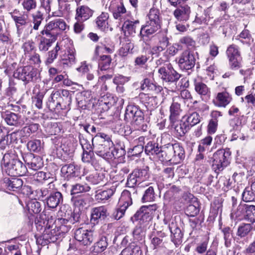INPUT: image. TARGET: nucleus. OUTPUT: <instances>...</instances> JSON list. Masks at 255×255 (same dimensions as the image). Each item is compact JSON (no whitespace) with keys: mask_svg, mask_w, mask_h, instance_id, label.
<instances>
[{"mask_svg":"<svg viewBox=\"0 0 255 255\" xmlns=\"http://www.w3.org/2000/svg\"><path fill=\"white\" fill-rule=\"evenodd\" d=\"M242 199L246 202H250L255 200V181L251 186L246 187L242 193Z\"/></svg>","mask_w":255,"mask_h":255,"instance_id":"33","label":"nucleus"},{"mask_svg":"<svg viewBox=\"0 0 255 255\" xmlns=\"http://www.w3.org/2000/svg\"><path fill=\"white\" fill-rule=\"evenodd\" d=\"M241 215L245 220L252 224L255 223V206L246 204L240 205L238 207L237 216Z\"/></svg>","mask_w":255,"mask_h":255,"instance_id":"11","label":"nucleus"},{"mask_svg":"<svg viewBox=\"0 0 255 255\" xmlns=\"http://www.w3.org/2000/svg\"><path fill=\"white\" fill-rule=\"evenodd\" d=\"M169 229L172 235V241L175 244H180L183 238V234L180 229L177 227L173 222H172L169 224Z\"/></svg>","mask_w":255,"mask_h":255,"instance_id":"31","label":"nucleus"},{"mask_svg":"<svg viewBox=\"0 0 255 255\" xmlns=\"http://www.w3.org/2000/svg\"><path fill=\"white\" fill-rule=\"evenodd\" d=\"M86 180L93 185L104 184L106 182L105 174L103 172H95L86 177Z\"/></svg>","mask_w":255,"mask_h":255,"instance_id":"32","label":"nucleus"},{"mask_svg":"<svg viewBox=\"0 0 255 255\" xmlns=\"http://www.w3.org/2000/svg\"><path fill=\"white\" fill-rule=\"evenodd\" d=\"M158 207L156 204L148 206H142L135 214V217L142 220H150L153 213L157 210Z\"/></svg>","mask_w":255,"mask_h":255,"instance_id":"14","label":"nucleus"},{"mask_svg":"<svg viewBox=\"0 0 255 255\" xmlns=\"http://www.w3.org/2000/svg\"><path fill=\"white\" fill-rule=\"evenodd\" d=\"M113 142L104 140H99L98 142L96 144L93 143L94 152L97 155L104 158L108 156L111 157V148L113 147Z\"/></svg>","mask_w":255,"mask_h":255,"instance_id":"12","label":"nucleus"},{"mask_svg":"<svg viewBox=\"0 0 255 255\" xmlns=\"http://www.w3.org/2000/svg\"><path fill=\"white\" fill-rule=\"evenodd\" d=\"M1 165L4 167L6 172L11 176H23L27 172L26 167L21 161L8 153L4 154Z\"/></svg>","mask_w":255,"mask_h":255,"instance_id":"1","label":"nucleus"},{"mask_svg":"<svg viewBox=\"0 0 255 255\" xmlns=\"http://www.w3.org/2000/svg\"><path fill=\"white\" fill-rule=\"evenodd\" d=\"M89 97L90 93L88 91H84L78 94L76 98L78 105L81 107L86 106V104L89 101L88 98Z\"/></svg>","mask_w":255,"mask_h":255,"instance_id":"61","label":"nucleus"},{"mask_svg":"<svg viewBox=\"0 0 255 255\" xmlns=\"http://www.w3.org/2000/svg\"><path fill=\"white\" fill-rule=\"evenodd\" d=\"M50 38L41 36L40 39V42L39 44V49L40 51H46L51 46L56 38L54 39L53 36H50L48 37Z\"/></svg>","mask_w":255,"mask_h":255,"instance_id":"45","label":"nucleus"},{"mask_svg":"<svg viewBox=\"0 0 255 255\" xmlns=\"http://www.w3.org/2000/svg\"><path fill=\"white\" fill-rule=\"evenodd\" d=\"M34 92L36 93V89H34ZM45 92L44 91H38L33 99V103L35 106L39 109L42 108V100L44 96Z\"/></svg>","mask_w":255,"mask_h":255,"instance_id":"60","label":"nucleus"},{"mask_svg":"<svg viewBox=\"0 0 255 255\" xmlns=\"http://www.w3.org/2000/svg\"><path fill=\"white\" fill-rule=\"evenodd\" d=\"M114 19L123 22L128 19L131 15L129 11L127 10L122 1L112 0L109 7Z\"/></svg>","mask_w":255,"mask_h":255,"instance_id":"7","label":"nucleus"},{"mask_svg":"<svg viewBox=\"0 0 255 255\" xmlns=\"http://www.w3.org/2000/svg\"><path fill=\"white\" fill-rule=\"evenodd\" d=\"M115 51V44L110 38H106L101 43V45L97 46L95 53L99 55V53H112Z\"/></svg>","mask_w":255,"mask_h":255,"instance_id":"25","label":"nucleus"},{"mask_svg":"<svg viewBox=\"0 0 255 255\" xmlns=\"http://www.w3.org/2000/svg\"><path fill=\"white\" fill-rule=\"evenodd\" d=\"M186 197H188L189 199H191L194 203V204H189L185 210L186 214L188 216L194 217L199 212L198 204L196 202L197 199L191 194H186L184 196V198L185 200H187Z\"/></svg>","mask_w":255,"mask_h":255,"instance_id":"29","label":"nucleus"},{"mask_svg":"<svg viewBox=\"0 0 255 255\" xmlns=\"http://www.w3.org/2000/svg\"><path fill=\"white\" fill-rule=\"evenodd\" d=\"M116 190V187L113 185L110 188L101 191H97L96 198L101 201L107 200L114 194Z\"/></svg>","mask_w":255,"mask_h":255,"instance_id":"43","label":"nucleus"},{"mask_svg":"<svg viewBox=\"0 0 255 255\" xmlns=\"http://www.w3.org/2000/svg\"><path fill=\"white\" fill-rule=\"evenodd\" d=\"M148 20L146 24L140 28L139 36L140 40L145 35H149L156 32L160 28L159 10L155 8H151L148 14Z\"/></svg>","mask_w":255,"mask_h":255,"instance_id":"2","label":"nucleus"},{"mask_svg":"<svg viewBox=\"0 0 255 255\" xmlns=\"http://www.w3.org/2000/svg\"><path fill=\"white\" fill-rule=\"evenodd\" d=\"M190 12V7L184 5L175 10L174 15L179 20L187 21L189 18Z\"/></svg>","mask_w":255,"mask_h":255,"instance_id":"30","label":"nucleus"},{"mask_svg":"<svg viewBox=\"0 0 255 255\" xmlns=\"http://www.w3.org/2000/svg\"><path fill=\"white\" fill-rule=\"evenodd\" d=\"M136 191H133L132 194L129 191L125 190L123 191L120 199V202L123 203L122 206H126L127 208L132 204V198L136 196Z\"/></svg>","mask_w":255,"mask_h":255,"instance_id":"36","label":"nucleus"},{"mask_svg":"<svg viewBox=\"0 0 255 255\" xmlns=\"http://www.w3.org/2000/svg\"><path fill=\"white\" fill-rule=\"evenodd\" d=\"M195 91L200 96H206L210 93V89L202 82L194 81Z\"/></svg>","mask_w":255,"mask_h":255,"instance_id":"51","label":"nucleus"},{"mask_svg":"<svg viewBox=\"0 0 255 255\" xmlns=\"http://www.w3.org/2000/svg\"><path fill=\"white\" fill-rule=\"evenodd\" d=\"M79 141L83 151L92 150L94 149L90 141L85 138L83 136H79Z\"/></svg>","mask_w":255,"mask_h":255,"instance_id":"63","label":"nucleus"},{"mask_svg":"<svg viewBox=\"0 0 255 255\" xmlns=\"http://www.w3.org/2000/svg\"><path fill=\"white\" fill-rule=\"evenodd\" d=\"M175 133L177 137L183 136L190 129L184 119L182 118L180 121L174 125Z\"/></svg>","mask_w":255,"mask_h":255,"instance_id":"39","label":"nucleus"},{"mask_svg":"<svg viewBox=\"0 0 255 255\" xmlns=\"http://www.w3.org/2000/svg\"><path fill=\"white\" fill-rule=\"evenodd\" d=\"M231 154L229 148L220 149L214 153L212 167L215 172L218 173L229 164Z\"/></svg>","mask_w":255,"mask_h":255,"instance_id":"5","label":"nucleus"},{"mask_svg":"<svg viewBox=\"0 0 255 255\" xmlns=\"http://www.w3.org/2000/svg\"><path fill=\"white\" fill-rule=\"evenodd\" d=\"M141 89L142 90L146 89L147 90L154 91L155 92L158 93L161 91L162 88L160 86L151 83L149 79H145L141 83Z\"/></svg>","mask_w":255,"mask_h":255,"instance_id":"49","label":"nucleus"},{"mask_svg":"<svg viewBox=\"0 0 255 255\" xmlns=\"http://www.w3.org/2000/svg\"><path fill=\"white\" fill-rule=\"evenodd\" d=\"M113 155L115 158H118L126 154L124 146H120V147H115L113 149H111L110 154Z\"/></svg>","mask_w":255,"mask_h":255,"instance_id":"62","label":"nucleus"},{"mask_svg":"<svg viewBox=\"0 0 255 255\" xmlns=\"http://www.w3.org/2000/svg\"><path fill=\"white\" fill-rule=\"evenodd\" d=\"M106 208L100 206L92 209L91 213V222L93 224H98L100 221L104 220L107 216Z\"/></svg>","mask_w":255,"mask_h":255,"instance_id":"17","label":"nucleus"},{"mask_svg":"<svg viewBox=\"0 0 255 255\" xmlns=\"http://www.w3.org/2000/svg\"><path fill=\"white\" fill-rule=\"evenodd\" d=\"M195 64V58L193 54L190 53L188 51L184 52L181 56L179 64Z\"/></svg>","mask_w":255,"mask_h":255,"instance_id":"57","label":"nucleus"},{"mask_svg":"<svg viewBox=\"0 0 255 255\" xmlns=\"http://www.w3.org/2000/svg\"><path fill=\"white\" fill-rule=\"evenodd\" d=\"M180 102V98L179 97H174L172 98V103L170 107L169 119L173 124L178 119L182 112Z\"/></svg>","mask_w":255,"mask_h":255,"instance_id":"15","label":"nucleus"},{"mask_svg":"<svg viewBox=\"0 0 255 255\" xmlns=\"http://www.w3.org/2000/svg\"><path fill=\"white\" fill-rule=\"evenodd\" d=\"M28 211L30 214H38L41 210L40 202L34 200L30 201L27 204Z\"/></svg>","mask_w":255,"mask_h":255,"instance_id":"54","label":"nucleus"},{"mask_svg":"<svg viewBox=\"0 0 255 255\" xmlns=\"http://www.w3.org/2000/svg\"><path fill=\"white\" fill-rule=\"evenodd\" d=\"M59 92L58 91H53L49 96L47 105L51 111H58L59 104Z\"/></svg>","mask_w":255,"mask_h":255,"instance_id":"35","label":"nucleus"},{"mask_svg":"<svg viewBox=\"0 0 255 255\" xmlns=\"http://www.w3.org/2000/svg\"><path fill=\"white\" fill-rule=\"evenodd\" d=\"M109 15L108 13L103 12L97 17L96 19V24L97 26L102 30H105L108 27V19Z\"/></svg>","mask_w":255,"mask_h":255,"instance_id":"47","label":"nucleus"},{"mask_svg":"<svg viewBox=\"0 0 255 255\" xmlns=\"http://www.w3.org/2000/svg\"><path fill=\"white\" fill-rule=\"evenodd\" d=\"M253 229V224L242 223L238 227L237 235L244 238L249 235Z\"/></svg>","mask_w":255,"mask_h":255,"instance_id":"44","label":"nucleus"},{"mask_svg":"<svg viewBox=\"0 0 255 255\" xmlns=\"http://www.w3.org/2000/svg\"><path fill=\"white\" fill-rule=\"evenodd\" d=\"M166 235L161 231H157L154 233L150 236L151 245L153 250L157 249L162 246L163 244L162 238L165 237Z\"/></svg>","mask_w":255,"mask_h":255,"instance_id":"38","label":"nucleus"},{"mask_svg":"<svg viewBox=\"0 0 255 255\" xmlns=\"http://www.w3.org/2000/svg\"><path fill=\"white\" fill-rule=\"evenodd\" d=\"M90 189V187L86 183H77L72 185L71 193L72 195H74L80 193L87 192L89 191Z\"/></svg>","mask_w":255,"mask_h":255,"instance_id":"53","label":"nucleus"},{"mask_svg":"<svg viewBox=\"0 0 255 255\" xmlns=\"http://www.w3.org/2000/svg\"><path fill=\"white\" fill-rule=\"evenodd\" d=\"M61 238V231L53 225V228H48L43 231V234L36 238L38 245L42 246L55 243Z\"/></svg>","mask_w":255,"mask_h":255,"instance_id":"8","label":"nucleus"},{"mask_svg":"<svg viewBox=\"0 0 255 255\" xmlns=\"http://www.w3.org/2000/svg\"><path fill=\"white\" fill-rule=\"evenodd\" d=\"M31 70V66L27 65L24 67H20L14 72L13 76L17 79L21 80L23 81L28 82L33 79V73L29 75H26V72Z\"/></svg>","mask_w":255,"mask_h":255,"instance_id":"21","label":"nucleus"},{"mask_svg":"<svg viewBox=\"0 0 255 255\" xmlns=\"http://www.w3.org/2000/svg\"><path fill=\"white\" fill-rule=\"evenodd\" d=\"M38 129V125L37 124H32L28 126L24 127L22 129V132L24 134V136H29V135L34 132Z\"/></svg>","mask_w":255,"mask_h":255,"instance_id":"64","label":"nucleus"},{"mask_svg":"<svg viewBox=\"0 0 255 255\" xmlns=\"http://www.w3.org/2000/svg\"><path fill=\"white\" fill-rule=\"evenodd\" d=\"M36 229L39 232L43 231L48 228H53L52 220H49L46 214L42 213L35 220Z\"/></svg>","mask_w":255,"mask_h":255,"instance_id":"18","label":"nucleus"},{"mask_svg":"<svg viewBox=\"0 0 255 255\" xmlns=\"http://www.w3.org/2000/svg\"><path fill=\"white\" fill-rule=\"evenodd\" d=\"M161 156L163 161L177 164L184 158L185 151L179 143L168 144L161 151Z\"/></svg>","mask_w":255,"mask_h":255,"instance_id":"3","label":"nucleus"},{"mask_svg":"<svg viewBox=\"0 0 255 255\" xmlns=\"http://www.w3.org/2000/svg\"><path fill=\"white\" fill-rule=\"evenodd\" d=\"M74 238L84 246L90 245L94 240L93 232L83 228H80L75 230Z\"/></svg>","mask_w":255,"mask_h":255,"instance_id":"10","label":"nucleus"},{"mask_svg":"<svg viewBox=\"0 0 255 255\" xmlns=\"http://www.w3.org/2000/svg\"><path fill=\"white\" fill-rule=\"evenodd\" d=\"M239 37L242 39L240 41L243 44H246L250 45L253 42L252 36L249 30L248 29H244L243 30V31L240 34Z\"/></svg>","mask_w":255,"mask_h":255,"instance_id":"58","label":"nucleus"},{"mask_svg":"<svg viewBox=\"0 0 255 255\" xmlns=\"http://www.w3.org/2000/svg\"><path fill=\"white\" fill-rule=\"evenodd\" d=\"M46 201L49 208H55L63 202V196L59 191H53L49 196L44 199Z\"/></svg>","mask_w":255,"mask_h":255,"instance_id":"24","label":"nucleus"},{"mask_svg":"<svg viewBox=\"0 0 255 255\" xmlns=\"http://www.w3.org/2000/svg\"><path fill=\"white\" fill-rule=\"evenodd\" d=\"M232 98L227 92H219L217 94L213 103L218 107L225 108L231 102Z\"/></svg>","mask_w":255,"mask_h":255,"instance_id":"22","label":"nucleus"},{"mask_svg":"<svg viewBox=\"0 0 255 255\" xmlns=\"http://www.w3.org/2000/svg\"><path fill=\"white\" fill-rule=\"evenodd\" d=\"M31 16V22L33 24V29L37 30L43 19V14L40 11H37L33 13Z\"/></svg>","mask_w":255,"mask_h":255,"instance_id":"56","label":"nucleus"},{"mask_svg":"<svg viewBox=\"0 0 255 255\" xmlns=\"http://www.w3.org/2000/svg\"><path fill=\"white\" fill-rule=\"evenodd\" d=\"M61 172L65 178L69 179L72 177L80 175V168L78 165L74 164H65L61 169Z\"/></svg>","mask_w":255,"mask_h":255,"instance_id":"20","label":"nucleus"},{"mask_svg":"<svg viewBox=\"0 0 255 255\" xmlns=\"http://www.w3.org/2000/svg\"><path fill=\"white\" fill-rule=\"evenodd\" d=\"M209 9L205 10L203 12L201 9L198 10L194 22L199 24H206L209 18Z\"/></svg>","mask_w":255,"mask_h":255,"instance_id":"52","label":"nucleus"},{"mask_svg":"<svg viewBox=\"0 0 255 255\" xmlns=\"http://www.w3.org/2000/svg\"><path fill=\"white\" fill-rule=\"evenodd\" d=\"M76 11L75 18L77 21H85L93 15V10L85 5L78 6Z\"/></svg>","mask_w":255,"mask_h":255,"instance_id":"26","label":"nucleus"},{"mask_svg":"<svg viewBox=\"0 0 255 255\" xmlns=\"http://www.w3.org/2000/svg\"><path fill=\"white\" fill-rule=\"evenodd\" d=\"M155 198L154 191L153 187H149L144 192L141 200L143 202H150L154 200Z\"/></svg>","mask_w":255,"mask_h":255,"instance_id":"59","label":"nucleus"},{"mask_svg":"<svg viewBox=\"0 0 255 255\" xmlns=\"http://www.w3.org/2000/svg\"><path fill=\"white\" fill-rule=\"evenodd\" d=\"M2 117L8 125L17 126L21 124L19 116L15 113L7 112L2 114Z\"/></svg>","mask_w":255,"mask_h":255,"instance_id":"37","label":"nucleus"},{"mask_svg":"<svg viewBox=\"0 0 255 255\" xmlns=\"http://www.w3.org/2000/svg\"><path fill=\"white\" fill-rule=\"evenodd\" d=\"M182 118L184 119V121H185L187 123V125L189 126L190 128L191 127L199 123L201 121L200 115L196 112L186 115Z\"/></svg>","mask_w":255,"mask_h":255,"instance_id":"42","label":"nucleus"},{"mask_svg":"<svg viewBox=\"0 0 255 255\" xmlns=\"http://www.w3.org/2000/svg\"><path fill=\"white\" fill-rule=\"evenodd\" d=\"M226 53L229 61L232 64H238L241 62L242 57L236 45L232 44L229 46Z\"/></svg>","mask_w":255,"mask_h":255,"instance_id":"27","label":"nucleus"},{"mask_svg":"<svg viewBox=\"0 0 255 255\" xmlns=\"http://www.w3.org/2000/svg\"><path fill=\"white\" fill-rule=\"evenodd\" d=\"M11 17L15 23L17 33L19 36L22 32L21 27L27 25L29 23L28 16L24 13L23 14L19 15L11 14Z\"/></svg>","mask_w":255,"mask_h":255,"instance_id":"28","label":"nucleus"},{"mask_svg":"<svg viewBox=\"0 0 255 255\" xmlns=\"http://www.w3.org/2000/svg\"><path fill=\"white\" fill-rule=\"evenodd\" d=\"M140 22L138 19L129 20L128 19L124 21L123 26L128 33L131 36L134 35L136 29L139 27Z\"/></svg>","mask_w":255,"mask_h":255,"instance_id":"34","label":"nucleus"},{"mask_svg":"<svg viewBox=\"0 0 255 255\" xmlns=\"http://www.w3.org/2000/svg\"><path fill=\"white\" fill-rule=\"evenodd\" d=\"M162 150H161L158 144L152 142H149L145 146V152L147 154H159V157H160L161 153Z\"/></svg>","mask_w":255,"mask_h":255,"instance_id":"48","label":"nucleus"},{"mask_svg":"<svg viewBox=\"0 0 255 255\" xmlns=\"http://www.w3.org/2000/svg\"><path fill=\"white\" fill-rule=\"evenodd\" d=\"M1 187L8 190L15 191L20 188L23 185L22 179L18 178L5 177L0 182Z\"/></svg>","mask_w":255,"mask_h":255,"instance_id":"16","label":"nucleus"},{"mask_svg":"<svg viewBox=\"0 0 255 255\" xmlns=\"http://www.w3.org/2000/svg\"><path fill=\"white\" fill-rule=\"evenodd\" d=\"M124 120L127 123L138 126L137 128L138 129L141 128L146 130L147 128V126L143 124V113L135 106L129 105L127 107L124 115Z\"/></svg>","mask_w":255,"mask_h":255,"instance_id":"4","label":"nucleus"},{"mask_svg":"<svg viewBox=\"0 0 255 255\" xmlns=\"http://www.w3.org/2000/svg\"><path fill=\"white\" fill-rule=\"evenodd\" d=\"M148 167L143 169H135L128 177L127 186L133 188L136 185H139L149 178Z\"/></svg>","mask_w":255,"mask_h":255,"instance_id":"9","label":"nucleus"},{"mask_svg":"<svg viewBox=\"0 0 255 255\" xmlns=\"http://www.w3.org/2000/svg\"><path fill=\"white\" fill-rule=\"evenodd\" d=\"M43 142L39 139L31 140L27 143V148L30 152H39L43 148Z\"/></svg>","mask_w":255,"mask_h":255,"instance_id":"46","label":"nucleus"},{"mask_svg":"<svg viewBox=\"0 0 255 255\" xmlns=\"http://www.w3.org/2000/svg\"><path fill=\"white\" fill-rule=\"evenodd\" d=\"M68 27V25L64 19L57 18L49 21L45 27V29L41 31V34H45L47 37L53 36L55 39Z\"/></svg>","mask_w":255,"mask_h":255,"instance_id":"6","label":"nucleus"},{"mask_svg":"<svg viewBox=\"0 0 255 255\" xmlns=\"http://www.w3.org/2000/svg\"><path fill=\"white\" fill-rule=\"evenodd\" d=\"M107 238L102 237L91 248L92 252L94 253H100L104 251L108 247Z\"/></svg>","mask_w":255,"mask_h":255,"instance_id":"41","label":"nucleus"},{"mask_svg":"<svg viewBox=\"0 0 255 255\" xmlns=\"http://www.w3.org/2000/svg\"><path fill=\"white\" fill-rule=\"evenodd\" d=\"M243 116L236 117L229 121L227 129L230 132L240 130L242 127V120Z\"/></svg>","mask_w":255,"mask_h":255,"instance_id":"40","label":"nucleus"},{"mask_svg":"<svg viewBox=\"0 0 255 255\" xmlns=\"http://www.w3.org/2000/svg\"><path fill=\"white\" fill-rule=\"evenodd\" d=\"M59 104L58 111L69 110L72 100V95L67 90H62L61 94L59 93Z\"/></svg>","mask_w":255,"mask_h":255,"instance_id":"19","label":"nucleus"},{"mask_svg":"<svg viewBox=\"0 0 255 255\" xmlns=\"http://www.w3.org/2000/svg\"><path fill=\"white\" fill-rule=\"evenodd\" d=\"M24 161L30 169L37 170L43 167L42 159L38 156L30 153L24 158Z\"/></svg>","mask_w":255,"mask_h":255,"instance_id":"23","label":"nucleus"},{"mask_svg":"<svg viewBox=\"0 0 255 255\" xmlns=\"http://www.w3.org/2000/svg\"><path fill=\"white\" fill-rule=\"evenodd\" d=\"M158 72L162 75L161 78L163 81L168 83H175V85L180 77V75L171 67V65L167 69L165 67L160 68Z\"/></svg>","mask_w":255,"mask_h":255,"instance_id":"13","label":"nucleus"},{"mask_svg":"<svg viewBox=\"0 0 255 255\" xmlns=\"http://www.w3.org/2000/svg\"><path fill=\"white\" fill-rule=\"evenodd\" d=\"M232 232V230L229 227H226L222 229V232L223 234L225 241V246L227 248H229L231 246L233 238Z\"/></svg>","mask_w":255,"mask_h":255,"instance_id":"55","label":"nucleus"},{"mask_svg":"<svg viewBox=\"0 0 255 255\" xmlns=\"http://www.w3.org/2000/svg\"><path fill=\"white\" fill-rule=\"evenodd\" d=\"M141 254L142 251L140 247L134 243L130 244L123 250V255H141Z\"/></svg>","mask_w":255,"mask_h":255,"instance_id":"50","label":"nucleus"}]
</instances>
